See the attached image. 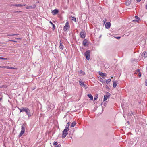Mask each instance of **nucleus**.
<instances>
[{"mask_svg":"<svg viewBox=\"0 0 147 147\" xmlns=\"http://www.w3.org/2000/svg\"><path fill=\"white\" fill-rule=\"evenodd\" d=\"M18 108L19 109L20 112H25L28 117H30L31 116V114L30 113V111L28 108H22V109H20L18 107Z\"/></svg>","mask_w":147,"mask_h":147,"instance_id":"1","label":"nucleus"},{"mask_svg":"<svg viewBox=\"0 0 147 147\" xmlns=\"http://www.w3.org/2000/svg\"><path fill=\"white\" fill-rule=\"evenodd\" d=\"M90 50H88L86 51L84 53V55L86 57V59L88 60H89L90 59Z\"/></svg>","mask_w":147,"mask_h":147,"instance_id":"2","label":"nucleus"},{"mask_svg":"<svg viewBox=\"0 0 147 147\" xmlns=\"http://www.w3.org/2000/svg\"><path fill=\"white\" fill-rule=\"evenodd\" d=\"M80 37L82 38H84L86 36V33L84 30H82L80 34Z\"/></svg>","mask_w":147,"mask_h":147,"instance_id":"3","label":"nucleus"},{"mask_svg":"<svg viewBox=\"0 0 147 147\" xmlns=\"http://www.w3.org/2000/svg\"><path fill=\"white\" fill-rule=\"evenodd\" d=\"M70 28V26L69 22L67 21L65 24V26H64L63 29L64 31H67V30L69 29Z\"/></svg>","mask_w":147,"mask_h":147,"instance_id":"4","label":"nucleus"},{"mask_svg":"<svg viewBox=\"0 0 147 147\" xmlns=\"http://www.w3.org/2000/svg\"><path fill=\"white\" fill-rule=\"evenodd\" d=\"M21 129V131L19 135L20 137L25 132V128L24 125L22 126Z\"/></svg>","mask_w":147,"mask_h":147,"instance_id":"5","label":"nucleus"},{"mask_svg":"<svg viewBox=\"0 0 147 147\" xmlns=\"http://www.w3.org/2000/svg\"><path fill=\"white\" fill-rule=\"evenodd\" d=\"M68 131L66 130V129H64L63 131L62 135V138L63 139L65 138L66 135L68 134Z\"/></svg>","mask_w":147,"mask_h":147,"instance_id":"6","label":"nucleus"},{"mask_svg":"<svg viewBox=\"0 0 147 147\" xmlns=\"http://www.w3.org/2000/svg\"><path fill=\"white\" fill-rule=\"evenodd\" d=\"M36 7V5H34L33 6H28L26 7V9H34Z\"/></svg>","mask_w":147,"mask_h":147,"instance_id":"7","label":"nucleus"},{"mask_svg":"<svg viewBox=\"0 0 147 147\" xmlns=\"http://www.w3.org/2000/svg\"><path fill=\"white\" fill-rule=\"evenodd\" d=\"M111 25V23L109 22H106L105 25L106 28L108 29L110 27Z\"/></svg>","mask_w":147,"mask_h":147,"instance_id":"8","label":"nucleus"},{"mask_svg":"<svg viewBox=\"0 0 147 147\" xmlns=\"http://www.w3.org/2000/svg\"><path fill=\"white\" fill-rule=\"evenodd\" d=\"M59 12L58 10L55 9L52 11V13L53 15H55L57 14Z\"/></svg>","mask_w":147,"mask_h":147,"instance_id":"9","label":"nucleus"},{"mask_svg":"<svg viewBox=\"0 0 147 147\" xmlns=\"http://www.w3.org/2000/svg\"><path fill=\"white\" fill-rule=\"evenodd\" d=\"M87 42L88 41L86 40V39H85L83 42V45L85 46H86L88 45V44H87Z\"/></svg>","mask_w":147,"mask_h":147,"instance_id":"10","label":"nucleus"},{"mask_svg":"<svg viewBox=\"0 0 147 147\" xmlns=\"http://www.w3.org/2000/svg\"><path fill=\"white\" fill-rule=\"evenodd\" d=\"M99 74L102 77L104 78V76H106V74L100 72L99 73Z\"/></svg>","mask_w":147,"mask_h":147,"instance_id":"11","label":"nucleus"},{"mask_svg":"<svg viewBox=\"0 0 147 147\" xmlns=\"http://www.w3.org/2000/svg\"><path fill=\"white\" fill-rule=\"evenodd\" d=\"M131 0H127L126 2L125 3L126 5L127 6L129 5L131 3Z\"/></svg>","mask_w":147,"mask_h":147,"instance_id":"12","label":"nucleus"},{"mask_svg":"<svg viewBox=\"0 0 147 147\" xmlns=\"http://www.w3.org/2000/svg\"><path fill=\"white\" fill-rule=\"evenodd\" d=\"M142 56H143L144 57H147V52H143L142 54Z\"/></svg>","mask_w":147,"mask_h":147,"instance_id":"13","label":"nucleus"},{"mask_svg":"<svg viewBox=\"0 0 147 147\" xmlns=\"http://www.w3.org/2000/svg\"><path fill=\"white\" fill-rule=\"evenodd\" d=\"M60 45H59V48L60 49H63V45L62 44L61 42V41H60Z\"/></svg>","mask_w":147,"mask_h":147,"instance_id":"14","label":"nucleus"},{"mask_svg":"<svg viewBox=\"0 0 147 147\" xmlns=\"http://www.w3.org/2000/svg\"><path fill=\"white\" fill-rule=\"evenodd\" d=\"M100 81L102 82V83H105V79H104V78H100Z\"/></svg>","mask_w":147,"mask_h":147,"instance_id":"15","label":"nucleus"},{"mask_svg":"<svg viewBox=\"0 0 147 147\" xmlns=\"http://www.w3.org/2000/svg\"><path fill=\"white\" fill-rule=\"evenodd\" d=\"M76 124V122L74 121L71 123V127H74L75 126Z\"/></svg>","mask_w":147,"mask_h":147,"instance_id":"16","label":"nucleus"},{"mask_svg":"<svg viewBox=\"0 0 147 147\" xmlns=\"http://www.w3.org/2000/svg\"><path fill=\"white\" fill-rule=\"evenodd\" d=\"M88 96L91 99V100H93V97L91 94H88Z\"/></svg>","mask_w":147,"mask_h":147,"instance_id":"17","label":"nucleus"},{"mask_svg":"<svg viewBox=\"0 0 147 147\" xmlns=\"http://www.w3.org/2000/svg\"><path fill=\"white\" fill-rule=\"evenodd\" d=\"M13 6L17 7H22V5L21 4H14L13 5Z\"/></svg>","mask_w":147,"mask_h":147,"instance_id":"18","label":"nucleus"},{"mask_svg":"<svg viewBox=\"0 0 147 147\" xmlns=\"http://www.w3.org/2000/svg\"><path fill=\"white\" fill-rule=\"evenodd\" d=\"M117 86V84L115 81L113 82V87L115 88Z\"/></svg>","mask_w":147,"mask_h":147,"instance_id":"19","label":"nucleus"},{"mask_svg":"<svg viewBox=\"0 0 147 147\" xmlns=\"http://www.w3.org/2000/svg\"><path fill=\"white\" fill-rule=\"evenodd\" d=\"M49 22L53 26V30H54L55 29V27L54 24L51 21H50Z\"/></svg>","mask_w":147,"mask_h":147,"instance_id":"20","label":"nucleus"},{"mask_svg":"<svg viewBox=\"0 0 147 147\" xmlns=\"http://www.w3.org/2000/svg\"><path fill=\"white\" fill-rule=\"evenodd\" d=\"M110 95H111V94L107 92L106 93V95H105V96H106V97H107L109 98V97L110 96Z\"/></svg>","mask_w":147,"mask_h":147,"instance_id":"21","label":"nucleus"},{"mask_svg":"<svg viewBox=\"0 0 147 147\" xmlns=\"http://www.w3.org/2000/svg\"><path fill=\"white\" fill-rule=\"evenodd\" d=\"M6 68L8 69H15V68L13 67H9V66H7Z\"/></svg>","mask_w":147,"mask_h":147,"instance_id":"22","label":"nucleus"},{"mask_svg":"<svg viewBox=\"0 0 147 147\" xmlns=\"http://www.w3.org/2000/svg\"><path fill=\"white\" fill-rule=\"evenodd\" d=\"M111 81V79H107L106 80V82L107 83V84H108L109 83L110 81Z\"/></svg>","mask_w":147,"mask_h":147,"instance_id":"23","label":"nucleus"},{"mask_svg":"<svg viewBox=\"0 0 147 147\" xmlns=\"http://www.w3.org/2000/svg\"><path fill=\"white\" fill-rule=\"evenodd\" d=\"M79 83L80 85L81 86H82V85H83V84H84V82H83L80 81H79Z\"/></svg>","mask_w":147,"mask_h":147,"instance_id":"24","label":"nucleus"},{"mask_svg":"<svg viewBox=\"0 0 147 147\" xmlns=\"http://www.w3.org/2000/svg\"><path fill=\"white\" fill-rule=\"evenodd\" d=\"M106 96H105V95L104 96V101L107 100V98H108V97H106Z\"/></svg>","mask_w":147,"mask_h":147,"instance_id":"25","label":"nucleus"},{"mask_svg":"<svg viewBox=\"0 0 147 147\" xmlns=\"http://www.w3.org/2000/svg\"><path fill=\"white\" fill-rule=\"evenodd\" d=\"M71 20L73 21H74L75 22H76V18L74 17H72V18H71Z\"/></svg>","mask_w":147,"mask_h":147,"instance_id":"26","label":"nucleus"},{"mask_svg":"<svg viewBox=\"0 0 147 147\" xmlns=\"http://www.w3.org/2000/svg\"><path fill=\"white\" fill-rule=\"evenodd\" d=\"M132 22H135V23L138 22V20H136V19L134 20H133Z\"/></svg>","mask_w":147,"mask_h":147,"instance_id":"27","label":"nucleus"},{"mask_svg":"<svg viewBox=\"0 0 147 147\" xmlns=\"http://www.w3.org/2000/svg\"><path fill=\"white\" fill-rule=\"evenodd\" d=\"M135 18L136 20H138V21L140 20V18L137 16H135Z\"/></svg>","mask_w":147,"mask_h":147,"instance_id":"28","label":"nucleus"},{"mask_svg":"<svg viewBox=\"0 0 147 147\" xmlns=\"http://www.w3.org/2000/svg\"><path fill=\"white\" fill-rule=\"evenodd\" d=\"M70 122H68L66 125V127H69L70 125Z\"/></svg>","mask_w":147,"mask_h":147,"instance_id":"29","label":"nucleus"},{"mask_svg":"<svg viewBox=\"0 0 147 147\" xmlns=\"http://www.w3.org/2000/svg\"><path fill=\"white\" fill-rule=\"evenodd\" d=\"M0 59L2 60H7V58H5L0 57Z\"/></svg>","mask_w":147,"mask_h":147,"instance_id":"30","label":"nucleus"},{"mask_svg":"<svg viewBox=\"0 0 147 147\" xmlns=\"http://www.w3.org/2000/svg\"><path fill=\"white\" fill-rule=\"evenodd\" d=\"M18 34H9L7 35L8 36H13L15 35H17Z\"/></svg>","mask_w":147,"mask_h":147,"instance_id":"31","label":"nucleus"},{"mask_svg":"<svg viewBox=\"0 0 147 147\" xmlns=\"http://www.w3.org/2000/svg\"><path fill=\"white\" fill-rule=\"evenodd\" d=\"M57 142L56 141H55L53 143V145H55V146L57 145Z\"/></svg>","mask_w":147,"mask_h":147,"instance_id":"32","label":"nucleus"},{"mask_svg":"<svg viewBox=\"0 0 147 147\" xmlns=\"http://www.w3.org/2000/svg\"><path fill=\"white\" fill-rule=\"evenodd\" d=\"M69 127H66L65 129H66V130L68 131L69 130Z\"/></svg>","mask_w":147,"mask_h":147,"instance_id":"33","label":"nucleus"},{"mask_svg":"<svg viewBox=\"0 0 147 147\" xmlns=\"http://www.w3.org/2000/svg\"><path fill=\"white\" fill-rule=\"evenodd\" d=\"M83 86L86 89L87 88V86L86 85L84 84Z\"/></svg>","mask_w":147,"mask_h":147,"instance_id":"34","label":"nucleus"},{"mask_svg":"<svg viewBox=\"0 0 147 147\" xmlns=\"http://www.w3.org/2000/svg\"><path fill=\"white\" fill-rule=\"evenodd\" d=\"M98 97V96H96L94 98V100H96L97 99V98Z\"/></svg>","mask_w":147,"mask_h":147,"instance_id":"35","label":"nucleus"},{"mask_svg":"<svg viewBox=\"0 0 147 147\" xmlns=\"http://www.w3.org/2000/svg\"><path fill=\"white\" fill-rule=\"evenodd\" d=\"M6 67L7 66H0V67L1 68H6Z\"/></svg>","mask_w":147,"mask_h":147,"instance_id":"36","label":"nucleus"},{"mask_svg":"<svg viewBox=\"0 0 147 147\" xmlns=\"http://www.w3.org/2000/svg\"><path fill=\"white\" fill-rule=\"evenodd\" d=\"M141 74L140 72H139L138 76L139 77H141Z\"/></svg>","mask_w":147,"mask_h":147,"instance_id":"37","label":"nucleus"},{"mask_svg":"<svg viewBox=\"0 0 147 147\" xmlns=\"http://www.w3.org/2000/svg\"><path fill=\"white\" fill-rule=\"evenodd\" d=\"M145 85L146 86H147V79L145 81Z\"/></svg>","mask_w":147,"mask_h":147,"instance_id":"38","label":"nucleus"},{"mask_svg":"<svg viewBox=\"0 0 147 147\" xmlns=\"http://www.w3.org/2000/svg\"><path fill=\"white\" fill-rule=\"evenodd\" d=\"M21 12V11H16L15 12V13H17V12Z\"/></svg>","mask_w":147,"mask_h":147,"instance_id":"39","label":"nucleus"},{"mask_svg":"<svg viewBox=\"0 0 147 147\" xmlns=\"http://www.w3.org/2000/svg\"><path fill=\"white\" fill-rule=\"evenodd\" d=\"M26 5V4H23V5H22V6H25Z\"/></svg>","mask_w":147,"mask_h":147,"instance_id":"40","label":"nucleus"},{"mask_svg":"<svg viewBox=\"0 0 147 147\" xmlns=\"http://www.w3.org/2000/svg\"><path fill=\"white\" fill-rule=\"evenodd\" d=\"M116 38H117V39H119L120 38V37H117Z\"/></svg>","mask_w":147,"mask_h":147,"instance_id":"41","label":"nucleus"},{"mask_svg":"<svg viewBox=\"0 0 147 147\" xmlns=\"http://www.w3.org/2000/svg\"><path fill=\"white\" fill-rule=\"evenodd\" d=\"M136 71L138 72H140V70L139 69L137 70Z\"/></svg>","mask_w":147,"mask_h":147,"instance_id":"42","label":"nucleus"},{"mask_svg":"<svg viewBox=\"0 0 147 147\" xmlns=\"http://www.w3.org/2000/svg\"><path fill=\"white\" fill-rule=\"evenodd\" d=\"M16 39H18V40H21V38H16Z\"/></svg>","mask_w":147,"mask_h":147,"instance_id":"43","label":"nucleus"},{"mask_svg":"<svg viewBox=\"0 0 147 147\" xmlns=\"http://www.w3.org/2000/svg\"><path fill=\"white\" fill-rule=\"evenodd\" d=\"M132 115H133V113H131V114H130V115L131 116H132Z\"/></svg>","mask_w":147,"mask_h":147,"instance_id":"44","label":"nucleus"},{"mask_svg":"<svg viewBox=\"0 0 147 147\" xmlns=\"http://www.w3.org/2000/svg\"><path fill=\"white\" fill-rule=\"evenodd\" d=\"M136 0V1H137V2H140V1H141V0Z\"/></svg>","mask_w":147,"mask_h":147,"instance_id":"45","label":"nucleus"},{"mask_svg":"<svg viewBox=\"0 0 147 147\" xmlns=\"http://www.w3.org/2000/svg\"><path fill=\"white\" fill-rule=\"evenodd\" d=\"M55 147H60V146L59 145H57Z\"/></svg>","mask_w":147,"mask_h":147,"instance_id":"46","label":"nucleus"},{"mask_svg":"<svg viewBox=\"0 0 147 147\" xmlns=\"http://www.w3.org/2000/svg\"><path fill=\"white\" fill-rule=\"evenodd\" d=\"M137 73H138V72L137 71H136L135 72V74H137Z\"/></svg>","mask_w":147,"mask_h":147,"instance_id":"47","label":"nucleus"},{"mask_svg":"<svg viewBox=\"0 0 147 147\" xmlns=\"http://www.w3.org/2000/svg\"><path fill=\"white\" fill-rule=\"evenodd\" d=\"M146 9H147V4H146Z\"/></svg>","mask_w":147,"mask_h":147,"instance_id":"48","label":"nucleus"},{"mask_svg":"<svg viewBox=\"0 0 147 147\" xmlns=\"http://www.w3.org/2000/svg\"><path fill=\"white\" fill-rule=\"evenodd\" d=\"M13 40H9V41L13 42Z\"/></svg>","mask_w":147,"mask_h":147,"instance_id":"49","label":"nucleus"},{"mask_svg":"<svg viewBox=\"0 0 147 147\" xmlns=\"http://www.w3.org/2000/svg\"><path fill=\"white\" fill-rule=\"evenodd\" d=\"M82 70H81L80 71V73H82Z\"/></svg>","mask_w":147,"mask_h":147,"instance_id":"50","label":"nucleus"},{"mask_svg":"<svg viewBox=\"0 0 147 147\" xmlns=\"http://www.w3.org/2000/svg\"><path fill=\"white\" fill-rule=\"evenodd\" d=\"M13 42H17L16 41H15V40H13Z\"/></svg>","mask_w":147,"mask_h":147,"instance_id":"51","label":"nucleus"},{"mask_svg":"<svg viewBox=\"0 0 147 147\" xmlns=\"http://www.w3.org/2000/svg\"><path fill=\"white\" fill-rule=\"evenodd\" d=\"M1 99H2V98H0V101L1 100Z\"/></svg>","mask_w":147,"mask_h":147,"instance_id":"52","label":"nucleus"},{"mask_svg":"<svg viewBox=\"0 0 147 147\" xmlns=\"http://www.w3.org/2000/svg\"><path fill=\"white\" fill-rule=\"evenodd\" d=\"M111 78H113V77H111Z\"/></svg>","mask_w":147,"mask_h":147,"instance_id":"53","label":"nucleus"}]
</instances>
